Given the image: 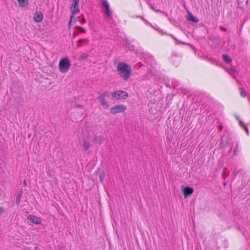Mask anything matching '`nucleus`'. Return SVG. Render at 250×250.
Listing matches in <instances>:
<instances>
[{
	"label": "nucleus",
	"mask_w": 250,
	"mask_h": 250,
	"mask_svg": "<svg viewBox=\"0 0 250 250\" xmlns=\"http://www.w3.org/2000/svg\"><path fill=\"white\" fill-rule=\"evenodd\" d=\"M117 71L120 77L125 81H128L132 73L131 67L123 62H119L118 63Z\"/></svg>",
	"instance_id": "1"
},
{
	"label": "nucleus",
	"mask_w": 250,
	"mask_h": 250,
	"mask_svg": "<svg viewBox=\"0 0 250 250\" xmlns=\"http://www.w3.org/2000/svg\"><path fill=\"white\" fill-rule=\"evenodd\" d=\"M79 0H72V3L70 6V10L71 13V16H70V21L68 23V27L70 28L71 25L72 20L74 18V22H76V19L74 18V16L75 14L78 13L79 12Z\"/></svg>",
	"instance_id": "2"
},
{
	"label": "nucleus",
	"mask_w": 250,
	"mask_h": 250,
	"mask_svg": "<svg viewBox=\"0 0 250 250\" xmlns=\"http://www.w3.org/2000/svg\"><path fill=\"white\" fill-rule=\"evenodd\" d=\"M71 66V62L67 57L63 58L60 61L59 69L61 72L66 73L68 71Z\"/></svg>",
	"instance_id": "3"
},
{
	"label": "nucleus",
	"mask_w": 250,
	"mask_h": 250,
	"mask_svg": "<svg viewBox=\"0 0 250 250\" xmlns=\"http://www.w3.org/2000/svg\"><path fill=\"white\" fill-rule=\"evenodd\" d=\"M101 3L104 8L103 12L107 20H110L112 18V12L110 9V6L107 0H101Z\"/></svg>",
	"instance_id": "4"
},
{
	"label": "nucleus",
	"mask_w": 250,
	"mask_h": 250,
	"mask_svg": "<svg viewBox=\"0 0 250 250\" xmlns=\"http://www.w3.org/2000/svg\"><path fill=\"white\" fill-rule=\"evenodd\" d=\"M112 98L116 100L125 99L128 97L127 93L124 90H118L111 94Z\"/></svg>",
	"instance_id": "5"
},
{
	"label": "nucleus",
	"mask_w": 250,
	"mask_h": 250,
	"mask_svg": "<svg viewBox=\"0 0 250 250\" xmlns=\"http://www.w3.org/2000/svg\"><path fill=\"white\" fill-rule=\"evenodd\" d=\"M108 96V92L105 91L100 94L98 99L100 104L105 109L109 107L108 104L105 101V97Z\"/></svg>",
	"instance_id": "6"
},
{
	"label": "nucleus",
	"mask_w": 250,
	"mask_h": 250,
	"mask_svg": "<svg viewBox=\"0 0 250 250\" xmlns=\"http://www.w3.org/2000/svg\"><path fill=\"white\" fill-rule=\"evenodd\" d=\"M126 109L125 105L123 104H116L110 109V113L115 114L124 112Z\"/></svg>",
	"instance_id": "7"
},
{
	"label": "nucleus",
	"mask_w": 250,
	"mask_h": 250,
	"mask_svg": "<svg viewBox=\"0 0 250 250\" xmlns=\"http://www.w3.org/2000/svg\"><path fill=\"white\" fill-rule=\"evenodd\" d=\"M28 219L33 223L39 225L41 224V219L40 217L33 215H29Z\"/></svg>",
	"instance_id": "8"
},
{
	"label": "nucleus",
	"mask_w": 250,
	"mask_h": 250,
	"mask_svg": "<svg viewBox=\"0 0 250 250\" xmlns=\"http://www.w3.org/2000/svg\"><path fill=\"white\" fill-rule=\"evenodd\" d=\"M194 191L193 188L189 187H183V192L185 197H188L193 193Z\"/></svg>",
	"instance_id": "9"
},
{
	"label": "nucleus",
	"mask_w": 250,
	"mask_h": 250,
	"mask_svg": "<svg viewBox=\"0 0 250 250\" xmlns=\"http://www.w3.org/2000/svg\"><path fill=\"white\" fill-rule=\"evenodd\" d=\"M43 16L42 12H36L33 17L34 20L37 22H40L43 20Z\"/></svg>",
	"instance_id": "10"
},
{
	"label": "nucleus",
	"mask_w": 250,
	"mask_h": 250,
	"mask_svg": "<svg viewBox=\"0 0 250 250\" xmlns=\"http://www.w3.org/2000/svg\"><path fill=\"white\" fill-rule=\"evenodd\" d=\"M187 20L194 23L197 22L199 21L197 18L195 17L191 13L189 12H188Z\"/></svg>",
	"instance_id": "11"
},
{
	"label": "nucleus",
	"mask_w": 250,
	"mask_h": 250,
	"mask_svg": "<svg viewBox=\"0 0 250 250\" xmlns=\"http://www.w3.org/2000/svg\"><path fill=\"white\" fill-rule=\"evenodd\" d=\"M104 140V138L102 136H95L94 138V142L98 144H102Z\"/></svg>",
	"instance_id": "12"
},
{
	"label": "nucleus",
	"mask_w": 250,
	"mask_h": 250,
	"mask_svg": "<svg viewBox=\"0 0 250 250\" xmlns=\"http://www.w3.org/2000/svg\"><path fill=\"white\" fill-rule=\"evenodd\" d=\"M83 150L84 151H86L89 149L90 146V144L88 141H86L85 140H84L83 143Z\"/></svg>",
	"instance_id": "13"
},
{
	"label": "nucleus",
	"mask_w": 250,
	"mask_h": 250,
	"mask_svg": "<svg viewBox=\"0 0 250 250\" xmlns=\"http://www.w3.org/2000/svg\"><path fill=\"white\" fill-rule=\"evenodd\" d=\"M88 41L86 39H80L77 42V47H80L83 44H87Z\"/></svg>",
	"instance_id": "14"
},
{
	"label": "nucleus",
	"mask_w": 250,
	"mask_h": 250,
	"mask_svg": "<svg viewBox=\"0 0 250 250\" xmlns=\"http://www.w3.org/2000/svg\"><path fill=\"white\" fill-rule=\"evenodd\" d=\"M20 7H24L28 4V0H17Z\"/></svg>",
	"instance_id": "15"
},
{
	"label": "nucleus",
	"mask_w": 250,
	"mask_h": 250,
	"mask_svg": "<svg viewBox=\"0 0 250 250\" xmlns=\"http://www.w3.org/2000/svg\"><path fill=\"white\" fill-rule=\"evenodd\" d=\"M22 195V191H21L19 192L17 198H16V204L19 205L21 200V198Z\"/></svg>",
	"instance_id": "16"
},
{
	"label": "nucleus",
	"mask_w": 250,
	"mask_h": 250,
	"mask_svg": "<svg viewBox=\"0 0 250 250\" xmlns=\"http://www.w3.org/2000/svg\"><path fill=\"white\" fill-rule=\"evenodd\" d=\"M223 58L224 61L227 63H229L231 62V59L228 55H223Z\"/></svg>",
	"instance_id": "17"
},
{
	"label": "nucleus",
	"mask_w": 250,
	"mask_h": 250,
	"mask_svg": "<svg viewBox=\"0 0 250 250\" xmlns=\"http://www.w3.org/2000/svg\"><path fill=\"white\" fill-rule=\"evenodd\" d=\"M239 125L242 127H243L244 128H245V129L246 130L247 134H249V131H248V127H247V126L244 124V122H242V121L241 120H239Z\"/></svg>",
	"instance_id": "18"
},
{
	"label": "nucleus",
	"mask_w": 250,
	"mask_h": 250,
	"mask_svg": "<svg viewBox=\"0 0 250 250\" xmlns=\"http://www.w3.org/2000/svg\"><path fill=\"white\" fill-rule=\"evenodd\" d=\"M239 90L240 91V95L242 97H245L246 96V92L245 90L242 88H239Z\"/></svg>",
	"instance_id": "19"
},
{
	"label": "nucleus",
	"mask_w": 250,
	"mask_h": 250,
	"mask_svg": "<svg viewBox=\"0 0 250 250\" xmlns=\"http://www.w3.org/2000/svg\"><path fill=\"white\" fill-rule=\"evenodd\" d=\"M77 28L79 29L82 32L85 33L86 31L84 28L80 26H77Z\"/></svg>",
	"instance_id": "20"
},
{
	"label": "nucleus",
	"mask_w": 250,
	"mask_h": 250,
	"mask_svg": "<svg viewBox=\"0 0 250 250\" xmlns=\"http://www.w3.org/2000/svg\"><path fill=\"white\" fill-rule=\"evenodd\" d=\"M88 55L87 54H85V53L83 54V55H81V56L80 57L81 59L82 60V59H85V58H86L88 57Z\"/></svg>",
	"instance_id": "21"
},
{
	"label": "nucleus",
	"mask_w": 250,
	"mask_h": 250,
	"mask_svg": "<svg viewBox=\"0 0 250 250\" xmlns=\"http://www.w3.org/2000/svg\"><path fill=\"white\" fill-rule=\"evenodd\" d=\"M4 212L3 208L0 207V215Z\"/></svg>",
	"instance_id": "22"
},
{
	"label": "nucleus",
	"mask_w": 250,
	"mask_h": 250,
	"mask_svg": "<svg viewBox=\"0 0 250 250\" xmlns=\"http://www.w3.org/2000/svg\"><path fill=\"white\" fill-rule=\"evenodd\" d=\"M235 73V71L233 69H231L229 71V73L232 74V73Z\"/></svg>",
	"instance_id": "23"
},
{
	"label": "nucleus",
	"mask_w": 250,
	"mask_h": 250,
	"mask_svg": "<svg viewBox=\"0 0 250 250\" xmlns=\"http://www.w3.org/2000/svg\"><path fill=\"white\" fill-rule=\"evenodd\" d=\"M82 22L83 23H85V19L84 18V17H83V19H82Z\"/></svg>",
	"instance_id": "24"
},
{
	"label": "nucleus",
	"mask_w": 250,
	"mask_h": 250,
	"mask_svg": "<svg viewBox=\"0 0 250 250\" xmlns=\"http://www.w3.org/2000/svg\"><path fill=\"white\" fill-rule=\"evenodd\" d=\"M23 185L24 186H26V182L25 180H24L23 182Z\"/></svg>",
	"instance_id": "25"
},
{
	"label": "nucleus",
	"mask_w": 250,
	"mask_h": 250,
	"mask_svg": "<svg viewBox=\"0 0 250 250\" xmlns=\"http://www.w3.org/2000/svg\"><path fill=\"white\" fill-rule=\"evenodd\" d=\"M232 170L233 171H234V173L236 174V173H237L238 172H236L235 169H234V168H232Z\"/></svg>",
	"instance_id": "26"
},
{
	"label": "nucleus",
	"mask_w": 250,
	"mask_h": 250,
	"mask_svg": "<svg viewBox=\"0 0 250 250\" xmlns=\"http://www.w3.org/2000/svg\"><path fill=\"white\" fill-rule=\"evenodd\" d=\"M218 126H219V129H220V130H222V126H221V125H219Z\"/></svg>",
	"instance_id": "27"
},
{
	"label": "nucleus",
	"mask_w": 250,
	"mask_h": 250,
	"mask_svg": "<svg viewBox=\"0 0 250 250\" xmlns=\"http://www.w3.org/2000/svg\"><path fill=\"white\" fill-rule=\"evenodd\" d=\"M236 152H237V151L236 149H235V150L234 151V152H233L234 155H236Z\"/></svg>",
	"instance_id": "28"
},
{
	"label": "nucleus",
	"mask_w": 250,
	"mask_h": 250,
	"mask_svg": "<svg viewBox=\"0 0 250 250\" xmlns=\"http://www.w3.org/2000/svg\"><path fill=\"white\" fill-rule=\"evenodd\" d=\"M35 250H39V249L38 247H35Z\"/></svg>",
	"instance_id": "29"
},
{
	"label": "nucleus",
	"mask_w": 250,
	"mask_h": 250,
	"mask_svg": "<svg viewBox=\"0 0 250 250\" xmlns=\"http://www.w3.org/2000/svg\"><path fill=\"white\" fill-rule=\"evenodd\" d=\"M102 178H103V176H102V175H100V179H101V181H102Z\"/></svg>",
	"instance_id": "30"
},
{
	"label": "nucleus",
	"mask_w": 250,
	"mask_h": 250,
	"mask_svg": "<svg viewBox=\"0 0 250 250\" xmlns=\"http://www.w3.org/2000/svg\"><path fill=\"white\" fill-rule=\"evenodd\" d=\"M170 36L174 38V37L172 35H170Z\"/></svg>",
	"instance_id": "31"
}]
</instances>
